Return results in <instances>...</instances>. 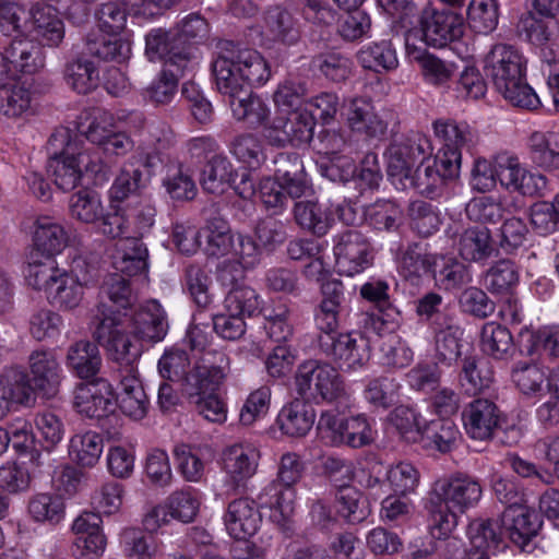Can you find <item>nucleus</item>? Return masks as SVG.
Listing matches in <instances>:
<instances>
[{"instance_id": "5", "label": "nucleus", "mask_w": 559, "mask_h": 559, "mask_svg": "<svg viewBox=\"0 0 559 559\" xmlns=\"http://www.w3.org/2000/svg\"><path fill=\"white\" fill-rule=\"evenodd\" d=\"M485 72L497 91L513 106L537 109L540 100L525 80V61L512 46L499 44L485 58Z\"/></svg>"}, {"instance_id": "32", "label": "nucleus", "mask_w": 559, "mask_h": 559, "mask_svg": "<svg viewBox=\"0 0 559 559\" xmlns=\"http://www.w3.org/2000/svg\"><path fill=\"white\" fill-rule=\"evenodd\" d=\"M7 60L22 73H34L45 66V57L38 43L15 36L5 48Z\"/></svg>"}, {"instance_id": "37", "label": "nucleus", "mask_w": 559, "mask_h": 559, "mask_svg": "<svg viewBox=\"0 0 559 559\" xmlns=\"http://www.w3.org/2000/svg\"><path fill=\"white\" fill-rule=\"evenodd\" d=\"M424 81L435 87H447L454 78L457 67L454 62L443 60L427 51L414 56Z\"/></svg>"}, {"instance_id": "38", "label": "nucleus", "mask_w": 559, "mask_h": 559, "mask_svg": "<svg viewBox=\"0 0 559 559\" xmlns=\"http://www.w3.org/2000/svg\"><path fill=\"white\" fill-rule=\"evenodd\" d=\"M63 79L79 94H87L98 84V70L94 62L85 57H78L64 64Z\"/></svg>"}, {"instance_id": "26", "label": "nucleus", "mask_w": 559, "mask_h": 559, "mask_svg": "<svg viewBox=\"0 0 559 559\" xmlns=\"http://www.w3.org/2000/svg\"><path fill=\"white\" fill-rule=\"evenodd\" d=\"M277 424L281 431L288 437H305L314 424V403L294 399L281 409Z\"/></svg>"}, {"instance_id": "14", "label": "nucleus", "mask_w": 559, "mask_h": 559, "mask_svg": "<svg viewBox=\"0 0 559 559\" xmlns=\"http://www.w3.org/2000/svg\"><path fill=\"white\" fill-rule=\"evenodd\" d=\"M506 540H510L522 551H532L533 540L542 528L540 514L523 504L518 508H504L499 518Z\"/></svg>"}, {"instance_id": "18", "label": "nucleus", "mask_w": 559, "mask_h": 559, "mask_svg": "<svg viewBox=\"0 0 559 559\" xmlns=\"http://www.w3.org/2000/svg\"><path fill=\"white\" fill-rule=\"evenodd\" d=\"M501 412L490 400L476 399L462 412V421L467 436L474 440H489L500 427Z\"/></svg>"}, {"instance_id": "44", "label": "nucleus", "mask_w": 559, "mask_h": 559, "mask_svg": "<svg viewBox=\"0 0 559 559\" xmlns=\"http://www.w3.org/2000/svg\"><path fill=\"white\" fill-rule=\"evenodd\" d=\"M34 245L38 251L47 255L59 253L67 245L63 227L50 217H39L34 231Z\"/></svg>"}, {"instance_id": "40", "label": "nucleus", "mask_w": 559, "mask_h": 559, "mask_svg": "<svg viewBox=\"0 0 559 559\" xmlns=\"http://www.w3.org/2000/svg\"><path fill=\"white\" fill-rule=\"evenodd\" d=\"M104 448L103 437L94 431L74 435L70 440L69 454L83 467H93L99 460Z\"/></svg>"}, {"instance_id": "34", "label": "nucleus", "mask_w": 559, "mask_h": 559, "mask_svg": "<svg viewBox=\"0 0 559 559\" xmlns=\"http://www.w3.org/2000/svg\"><path fill=\"white\" fill-rule=\"evenodd\" d=\"M460 437V430L451 418H437L423 427L419 438L425 448L449 453L455 448Z\"/></svg>"}, {"instance_id": "1", "label": "nucleus", "mask_w": 559, "mask_h": 559, "mask_svg": "<svg viewBox=\"0 0 559 559\" xmlns=\"http://www.w3.org/2000/svg\"><path fill=\"white\" fill-rule=\"evenodd\" d=\"M478 480L456 473L439 479L425 501L427 527L435 539H445L457 525L459 514L474 508L481 498Z\"/></svg>"}, {"instance_id": "46", "label": "nucleus", "mask_w": 559, "mask_h": 559, "mask_svg": "<svg viewBox=\"0 0 559 559\" xmlns=\"http://www.w3.org/2000/svg\"><path fill=\"white\" fill-rule=\"evenodd\" d=\"M460 379L467 393L477 394L490 386L493 370L486 358L465 357Z\"/></svg>"}, {"instance_id": "50", "label": "nucleus", "mask_w": 559, "mask_h": 559, "mask_svg": "<svg viewBox=\"0 0 559 559\" xmlns=\"http://www.w3.org/2000/svg\"><path fill=\"white\" fill-rule=\"evenodd\" d=\"M47 297L58 307L71 310L81 304L83 286L75 275L64 270Z\"/></svg>"}, {"instance_id": "17", "label": "nucleus", "mask_w": 559, "mask_h": 559, "mask_svg": "<svg viewBox=\"0 0 559 559\" xmlns=\"http://www.w3.org/2000/svg\"><path fill=\"white\" fill-rule=\"evenodd\" d=\"M145 53L151 60H163L165 68L188 69L192 61V49L181 46L176 33L163 28L145 36Z\"/></svg>"}, {"instance_id": "54", "label": "nucleus", "mask_w": 559, "mask_h": 559, "mask_svg": "<svg viewBox=\"0 0 559 559\" xmlns=\"http://www.w3.org/2000/svg\"><path fill=\"white\" fill-rule=\"evenodd\" d=\"M128 14H133V9L124 0L103 3L96 12L98 26L109 35H119L126 28Z\"/></svg>"}, {"instance_id": "12", "label": "nucleus", "mask_w": 559, "mask_h": 559, "mask_svg": "<svg viewBox=\"0 0 559 559\" xmlns=\"http://www.w3.org/2000/svg\"><path fill=\"white\" fill-rule=\"evenodd\" d=\"M263 126V135L273 146L284 147L288 143L310 144L313 138L314 116L310 109H299L292 112V118L276 116Z\"/></svg>"}, {"instance_id": "47", "label": "nucleus", "mask_w": 559, "mask_h": 559, "mask_svg": "<svg viewBox=\"0 0 559 559\" xmlns=\"http://www.w3.org/2000/svg\"><path fill=\"white\" fill-rule=\"evenodd\" d=\"M86 50L99 60L122 63L130 58L131 45L128 40L117 37V35L111 37L102 36L96 39H88Z\"/></svg>"}, {"instance_id": "4", "label": "nucleus", "mask_w": 559, "mask_h": 559, "mask_svg": "<svg viewBox=\"0 0 559 559\" xmlns=\"http://www.w3.org/2000/svg\"><path fill=\"white\" fill-rule=\"evenodd\" d=\"M168 332L167 316L160 304L150 300L142 305L132 319V332L126 334L119 329V322L107 320L98 324L93 332L94 347L105 349L148 348L163 341Z\"/></svg>"}, {"instance_id": "9", "label": "nucleus", "mask_w": 559, "mask_h": 559, "mask_svg": "<svg viewBox=\"0 0 559 559\" xmlns=\"http://www.w3.org/2000/svg\"><path fill=\"white\" fill-rule=\"evenodd\" d=\"M90 157V150L85 148L63 157H49L47 173L55 185L62 191H72L81 185L83 170L94 178L95 185L108 181L109 167L96 164Z\"/></svg>"}, {"instance_id": "59", "label": "nucleus", "mask_w": 559, "mask_h": 559, "mask_svg": "<svg viewBox=\"0 0 559 559\" xmlns=\"http://www.w3.org/2000/svg\"><path fill=\"white\" fill-rule=\"evenodd\" d=\"M407 214L411 219L412 228L420 236H430L439 228V213L429 202L423 200L413 201L408 205Z\"/></svg>"}, {"instance_id": "3", "label": "nucleus", "mask_w": 559, "mask_h": 559, "mask_svg": "<svg viewBox=\"0 0 559 559\" xmlns=\"http://www.w3.org/2000/svg\"><path fill=\"white\" fill-rule=\"evenodd\" d=\"M229 369V359L222 352H205L183 379L182 394L195 405V411L206 420L224 423L225 403L216 391Z\"/></svg>"}, {"instance_id": "15", "label": "nucleus", "mask_w": 559, "mask_h": 559, "mask_svg": "<svg viewBox=\"0 0 559 559\" xmlns=\"http://www.w3.org/2000/svg\"><path fill=\"white\" fill-rule=\"evenodd\" d=\"M423 36L427 45L441 48L464 34L463 17L450 10L427 7L420 14Z\"/></svg>"}, {"instance_id": "10", "label": "nucleus", "mask_w": 559, "mask_h": 559, "mask_svg": "<svg viewBox=\"0 0 559 559\" xmlns=\"http://www.w3.org/2000/svg\"><path fill=\"white\" fill-rule=\"evenodd\" d=\"M433 129L442 142V146L437 153L440 163L450 168L452 173L460 170L463 152H471L478 142L476 130L466 122L453 120H438L433 123Z\"/></svg>"}, {"instance_id": "48", "label": "nucleus", "mask_w": 559, "mask_h": 559, "mask_svg": "<svg viewBox=\"0 0 559 559\" xmlns=\"http://www.w3.org/2000/svg\"><path fill=\"white\" fill-rule=\"evenodd\" d=\"M71 216L85 224H95L104 215L99 195L91 190H80L69 201Z\"/></svg>"}, {"instance_id": "51", "label": "nucleus", "mask_w": 559, "mask_h": 559, "mask_svg": "<svg viewBox=\"0 0 559 559\" xmlns=\"http://www.w3.org/2000/svg\"><path fill=\"white\" fill-rule=\"evenodd\" d=\"M384 476L392 492L403 497L414 493L420 479L418 469L408 462H400L391 466Z\"/></svg>"}, {"instance_id": "58", "label": "nucleus", "mask_w": 559, "mask_h": 559, "mask_svg": "<svg viewBox=\"0 0 559 559\" xmlns=\"http://www.w3.org/2000/svg\"><path fill=\"white\" fill-rule=\"evenodd\" d=\"M69 370L82 382L99 379L98 373L103 366L99 352H69L66 360Z\"/></svg>"}, {"instance_id": "62", "label": "nucleus", "mask_w": 559, "mask_h": 559, "mask_svg": "<svg viewBox=\"0 0 559 559\" xmlns=\"http://www.w3.org/2000/svg\"><path fill=\"white\" fill-rule=\"evenodd\" d=\"M546 380L545 371L537 364L519 361L512 368V381L525 395L542 392Z\"/></svg>"}, {"instance_id": "41", "label": "nucleus", "mask_w": 559, "mask_h": 559, "mask_svg": "<svg viewBox=\"0 0 559 559\" xmlns=\"http://www.w3.org/2000/svg\"><path fill=\"white\" fill-rule=\"evenodd\" d=\"M206 237L205 251L210 257L221 258L233 248V236L228 222L218 214H213L206 219L203 228Z\"/></svg>"}, {"instance_id": "22", "label": "nucleus", "mask_w": 559, "mask_h": 559, "mask_svg": "<svg viewBox=\"0 0 559 559\" xmlns=\"http://www.w3.org/2000/svg\"><path fill=\"white\" fill-rule=\"evenodd\" d=\"M428 141L421 136L395 140L388 150V171L391 176L408 178L412 167L426 154Z\"/></svg>"}, {"instance_id": "31", "label": "nucleus", "mask_w": 559, "mask_h": 559, "mask_svg": "<svg viewBox=\"0 0 559 559\" xmlns=\"http://www.w3.org/2000/svg\"><path fill=\"white\" fill-rule=\"evenodd\" d=\"M459 253L463 260L485 263L498 253L491 233L485 227H472L464 230L457 245Z\"/></svg>"}, {"instance_id": "60", "label": "nucleus", "mask_w": 559, "mask_h": 559, "mask_svg": "<svg viewBox=\"0 0 559 559\" xmlns=\"http://www.w3.org/2000/svg\"><path fill=\"white\" fill-rule=\"evenodd\" d=\"M167 508L173 519L190 523L199 512V495L191 487L176 490L169 496Z\"/></svg>"}, {"instance_id": "49", "label": "nucleus", "mask_w": 559, "mask_h": 559, "mask_svg": "<svg viewBox=\"0 0 559 559\" xmlns=\"http://www.w3.org/2000/svg\"><path fill=\"white\" fill-rule=\"evenodd\" d=\"M224 308L228 314L245 320L259 312V295L249 286H235L225 296Z\"/></svg>"}, {"instance_id": "45", "label": "nucleus", "mask_w": 559, "mask_h": 559, "mask_svg": "<svg viewBox=\"0 0 559 559\" xmlns=\"http://www.w3.org/2000/svg\"><path fill=\"white\" fill-rule=\"evenodd\" d=\"M551 132H533L528 140L530 156L534 164L544 169L559 168V144Z\"/></svg>"}, {"instance_id": "55", "label": "nucleus", "mask_w": 559, "mask_h": 559, "mask_svg": "<svg viewBox=\"0 0 559 559\" xmlns=\"http://www.w3.org/2000/svg\"><path fill=\"white\" fill-rule=\"evenodd\" d=\"M498 4L496 0H472L467 10V22L472 29L488 34L498 25Z\"/></svg>"}, {"instance_id": "52", "label": "nucleus", "mask_w": 559, "mask_h": 559, "mask_svg": "<svg viewBox=\"0 0 559 559\" xmlns=\"http://www.w3.org/2000/svg\"><path fill=\"white\" fill-rule=\"evenodd\" d=\"M63 271L58 267L53 259L48 257L43 261L29 263L25 278L29 286L36 290H44L48 296Z\"/></svg>"}, {"instance_id": "16", "label": "nucleus", "mask_w": 559, "mask_h": 559, "mask_svg": "<svg viewBox=\"0 0 559 559\" xmlns=\"http://www.w3.org/2000/svg\"><path fill=\"white\" fill-rule=\"evenodd\" d=\"M74 409L87 418H103L114 412V385L106 378L79 382L73 390Z\"/></svg>"}, {"instance_id": "27", "label": "nucleus", "mask_w": 559, "mask_h": 559, "mask_svg": "<svg viewBox=\"0 0 559 559\" xmlns=\"http://www.w3.org/2000/svg\"><path fill=\"white\" fill-rule=\"evenodd\" d=\"M2 391L9 405L32 407L36 403V391L26 369L21 366L5 368L0 373Z\"/></svg>"}, {"instance_id": "61", "label": "nucleus", "mask_w": 559, "mask_h": 559, "mask_svg": "<svg viewBox=\"0 0 559 559\" xmlns=\"http://www.w3.org/2000/svg\"><path fill=\"white\" fill-rule=\"evenodd\" d=\"M265 29L272 40L290 44L297 39V31L294 28L290 13L280 7L266 12Z\"/></svg>"}, {"instance_id": "21", "label": "nucleus", "mask_w": 559, "mask_h": 559, "mask_svg": "<svg viewBox=\"0 0 559 559\" xmlns=\"http://www.w3.org/2000/svg\"><path fill=\"white\" fill-rule=\"evenodd\" d=\"M459 175L460 170L450 174V168L443 166L436 154L433 159L423 160L414 175L409 174L406 179L418 193L433 199L441 194L449 180L457 178Z\"/></svg>"}, {"instance_id": "25", "label": "nucleus", "mask_w": 559, "mask_h": 559, "mask_svg": "<svg viewBox=\"0 0 559 559\" xmlns=\"http://www.w3.org/2000/svg\"><path fill=\"white\" fill-rule=\"evenodd\" d=\"M274 163L276 165L274 179L286 186V192L290 198L312 197L313 191L306 181L302 160L297 155L281 153Z\"/></svg>"}, {"instance_id": "28", "label": "nucleus", "mask_w": 559, "mask_h": 559, "mask_svg": "<svg viewBox=\"0 0 559 559\" xmlns=\"http://www.w3.org/2000/svg\"><path fill=\"white\" fill-rule=\"evenodd\" d=\"M469 549L497 554L507 547L499 519H475L467 527Z\"/></svg>"}, {"instance_id": "11", "label": "nucleus", "mask_w": 559, "mask_h": 559, "mask_svg": "<svg viewBox=\"0 0 559 559\" xmlns=\"http://www.w3.org/2000/svg\"><path fill=\"white\" fill-rule=\"evenodd\" d=\"M98 298L93 321L96 326L106 320L117 324L119 321L115 313L132 308L138 300L131 281L120 273H109L104 277Z\"/></svg>"}, {"instance_id": "56", "label": "nucleus", "mask_w": 559, "mask_h": 559, "mask_svg": "<svg viewBox=\"0 0 559 559\" xmlns=\"http://www.w3.org/2000/svg\"><path fill=\"white\" fill-rule=\"evenodd\" d=\"M519 281L514 262L501 259L495 262L485 273V285L491 293H508Z\"/></svg>"}, {"instance_id": "20", "label": "nucleus", "mask_w": 559, "mask_h": 559, "mask_svg": "<svg viewBox=\"0 0 559 559\" xmlns=\"http://www.w3.org/2000/svg\"><path fill=\"white\" fill-rule=\"evenodd\" d=\"M32 383L36 393L45 399H53L60 391L62 369L51 352H33L29 356Z\"/></svg>"}, {"instance_id": "6", "label": "nucleus", "mask_w": 559, "mask_h": 559, "mask_svg": "<svg viewBox=\"0 0 559 559\" xmlns=\"http://www.w3.org/2000/svg\"><path fill=\"white\" fill-rule=\"evenodd\" d=\"M317 395L334 404L333 408L322 411L317 423V439L331 447L344 445L345 412L350 407V395L344 381L333 368H320L317 364Z\"/></svg>"}, {"instance_id": "43", "label": "nucleus", "mask_w": 559, "mask_h": 559, "mask_svg": "<svg viewBox=\"0 0 559 559\" xmlns=\"http://www.w3.org/2000/svg\"><path fill=\"white\" fill-rule=\"evenodd\" d=\"M28 513L36 522L56 525L64 518V500L56 493H37L28 501Z\"/></svg>"}, {"instance_id": "63", "label": "nucleus", "mask_w": 559, "mask_h": 559, "mask_svg": "<svg viewBox=\"0 0 559 559\" xmlns=\"http://www.w3.org/2000/svg\"><path fill=\"white\" fill-rule=\"evenodd\" d=\"M321 75L333 83L345 82L350 75L352 62L340 51H326L317 56Z\"/></svg>"}, {"instance_id": "7", "label": "nucleus", "mask_w": 559, "mask_h": 559, "mask_svg": "<svg viewBox=\"0 0 559 559\" xmlns=\"http://www.w3.org/2000/svg\"><path fill=\"white\" fill-rule=\"evenodd\" d=\"M317 262H320L321 270L320 276L317 282L321 283L322 300L320 304V318L322 324L320 330L324 332L325 337H319V346L321 349H354L355 338L352 334H340L335 338L332 334L337 326V314L343 300V284L342 282L329 275V263L325 261L323 253V245H317Z\"/></svg>"}, {"instance_id": "19", "label": "nucleus", "mask_w": 559, "mask_h": 559, "mask_svg": "<svg viewBox=\"0 0 559 559\" xmlns=\"http://www.w3.org/2000/svg\"><path fill=\"white\" fill-rule=\"evenodd\" d=\"M259 460L260 452L251 443H235L223 451V468L234 489L243 486L255 474Z\"/></svg>"}, {"instance_id": "13", "label": "nucleus", "mask_w": 559, "mask_h": 559, "mask_svg": "<svg viewBox=\"0 0 559 559\" xmlns=\"http://www.w3.org/2000/svg\"><path fill=\"white\" fill-rule=\"evenodd\" d=\"M338 273L354 276L371 266L373 250L369 239L359 230L348 229L341 234L333 246Z\"/></svg>"}, {"instance_id": "2", "label": "nucleus", "mask_w": 559, "mask_h": 559, "mask_svg": "<svg viewBox=\"0 0 559 559\" xmlns=\"http://www.w3.org/2000/svg\"><path fill=\"white\" fill-rule=\"evenodd\" d=\"M212 72L217 91L227 102L248 92L253 84H262L271 72L264 58L253 49L241 48L231 40H219Z\"/></svg>"}, {"instance_id": "33", "label": "nucleus", "mask_w": 559, "mask_h": 559, "mask_svg": "<svg viewBox=\"0 0 559 559\" xmlns=\"http://www.w3.org/2000/svg\"><path fill=\"white\" fill-rule=\"evenodd\" d=\"M302 474V464L299 456L295 453H286L282 456L278 473L277 483L273 481L265 490L266 493H273V497L269 506L271 508L278 509L282 513L288 509V503L285 500V491L280 486H283L287 491L295 483H297Z\"/></svg>"}, {"instance_id": "53", "label": "nucleus", "mask_w": 559, "mask_h": 559, "mask_svg": "<svg viewBox=\"0 0 559 559\" xmlns=\"http://www.w3.org/2000/svg\"><path fill=\"white\" fill-rule=\"evenodd\" d=\"M365 503L362 493L354 486L336 490V512L349 523H359L366 519L368 512Z\"/></svg>"}, {"instance_id": "36", "label": "nucleus", "mask_w": 559, "mask_h": 559, "mask_svg": "<svg viewBox=\"0 0 559 559\" xmlns=\"http://www.w3.org/2000/svg\"><path fill=\"white\" fill-rule=\"evenodd\" d=\"M236 120L255 128L264 124L270 115V109L263 99L253 94L251 88L245 94L227 102Z\"/></svg>"}, {"instance_id": "23", "label": "nucleus", "mask_w": 559, "mask_h": 559, "mask_svg": "<svg viewBox=\"0 0 559 559\" xmlns=\"http://www.w3.org/2000/svg\"><path fill=\"white\" fill-rule=\"evenodd\" d=\"M261 514L253 500L239 498L229 502L224 515L228 534L235 539L252 536L259 528Z\"/></svg>"}, {"instance_id": "57", "label": "nucleus", "mask_w": 559, "mask_h": 559, "mask_svg": "<svg viewBox=\"0 0 559 559\" xmlns=\"http://www.w3.org/2000/svg\"><path fill=\"white\" fill-rule=\"evenodd\" d=\"M467 217L480 224H497L506 212L501 200L489 195L473 198L465 207Z\"/></svg>"}, {"instance_id": "8", "label": "nucleus", "mask_w": 559, "mask_h": 559, "mask_svg": "<svg viewBox=\"0 0 559 559\" xmlns=\"http://www.w3.org/2000/svg\"><path fill=\"white\" fill-rule=\"evenodd\" d=\"M81 133L94 145L99 152L90 150V157L103 168L109 167L108 180L114 175V168L120 157L129 154L134 147V141L124 131H118L115 128L114 119L110 115L103 111L95 116Z\"/></svg>"}, {"instance_id": "39", "label": "nucleus", "mask_w": 559, "mask_h": 559, "mask_svg": "<svg viewBox=\"0 0 559 559\" xmlns=\"http://www.w3.org/2000/svg\"><path fill=\"white\" fill-rule=\"evenodd\" d=\"M200 182L210 193H224L227 187L235 183L231 163L223 155L213 156L204 166Z\"/></svg>"}, {"instance_id": "42", "label": "nucleus", "mask_w": 559, "mask_h": 559, "mask_svg": "<svg viewBox=\"0 0 559 559\" xmlns=\"http://www.w3.org/2000/svg\"><path fill=\"white\" fill-rule=\"evenodd\" d=\"M435 257L420 243H412L402 257V274L406 281L417 284L419 278L432 272Z\"/></svg>"}, {"instance_id": "29", "label": "nucleus", "mask_w": 559, "mask_h": 559, "mask_svg": "<svg viewBox=\"0 0 559 559\" xmlns=\"http://www.w3.org/2000/svg\"><path fill=\"white\" fill-rule=\"evenodd\" d=\"M115 405H118L126 416L135 420L146 416L150 402L139 377H129L119 381V391L114 389Z\"/></svg>"}, {"instance_id": "24", "label": "nucleus", "mask_w": 559, "mask_h": 559, "mask_svg": "<svg viewBox=\"0 0 559 559\" xmlns=\"http://www.w3.org/2000/svg\"><path fill=\"white\" fill-rule=\"evenodd\" d=\"M31 35L39 45L57 47L64 37V24L51 5H34L31 10Z\"/></svg>"}, {"instance_id": "64", "label": "nucleus", "mask_w": 559, "mask_h": 559, "mask_svg": "<svg viewBox=\"0 0 559 559\" xmlns=\"http://www.w3.org/2000/svg\"><path fill=\"white\" fill-rule=\"evenodd\" d=\"M31 105L29 91L16 84L0 86V114L16 118L24 114Z\"/></svg>"}, {"instance_id": "30", "label": "nucleus", "mask_w": 559, "mask_h": 559, "mask_svg": "<svg viewBox=\"0 0 559 559\" xmlns=\"http://www.w3.org/2000/svg\"><path fill=\"white\" fill-rule=\"evenodd\" d=\"M347 123L353 132L368 139L385 134L386 123L373 111L372 105L362 98H354L348 108Z\"/></svg>"}, {"instance_id": "35", "label": "nucleus", "mask_w": 559, "mask_h": 559, "mask_svg": "<svg viewBox=\"0 0 559 559\" xmlns=\"http://www.w3.org/2000/svg\"><path fill=\"white\" fill-rule=\"evenodd\" d=\"M357 60L364 69L377 73L390 72L399 67L396 51L388 40L361 47L357 52Z\"/></svg>"}]
</instances>
